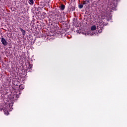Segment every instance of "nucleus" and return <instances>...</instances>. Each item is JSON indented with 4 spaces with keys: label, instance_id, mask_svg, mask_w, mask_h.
Listing matches in <instances>:
<instances>
[{
    "label": "nucleus",
    "instance_id": "14",
    "mask_svg": "<svg viewBox=\"0 0 127 127\" xmlns=\"http://www.w3.org/2000/svg\"><path fill=\"white\" fill-rule=\"evenodd\" d=\"M61 23H62L63 24H65V22L64 21H63L62 22H61Z\"/></svg>",
    "mask_w": 127,
    "mask_h": 127
},
{
    "label": "nucleus",
    "instance_id": "8",
    "mask_svg": "<svg viewBox=\"0 0 127 127\" xmlns=\"http://www.w3.org/2000/svg\"><path fill=\"white\" fill-rule=\"evenodd\" d=\"M70 11H74L75 10V7L72 6L70 8Z\"/></svg>",
    "mask_w": 127,
    "mask_h": 127
},
{
    "label": "nucleus",
    "instance_id": "15",
    "mask_svg": "<svg viewBox=\"0 0 127 127\" xmlns=\"http://www.w3.org/2000/svg\"><path fill=\"white\" fill-rule=\"evenodd\" d=\"M89 35H90V36H92V35H94V34L90 33V34H89Z\"/></svg>",
    "mask_w": 127,
    "mask_h": 127
},
{
    "label": "nucleus",
    "instance_id": "9",
    "mask_svg": "<svg viewBox=\"0 0 127 127\" xmlns=\"http://www.w3.org/2000/svg\"><path fill=\"white\" fill-rule=\"evenodd\" d=\"M14 97L16 98H15V100H16L18 97H19V96L17 94H16V95H14V96H13V98H14Z\"/></svg>",
    "mask_w": 127,
    "mask_h": 127
},
{
    "label": "nucleus",
    "instance_id": "13",
    "mask_svg": "<svg viewBox=\"0 0 127 127\" xmlns=\"http://www.w3.org/2000/svg\"><path fill=\"white\" fill-rule=\"evenodd\" d=\"M45 14H46V13H45V12H43L42 13V15H43V16H44V15H45Z\"/></svg>",
    "mask_w": 127,
    "mask_h": 127
},
{
    "label": "nucleus",
    "instance_id": "2",
    "mask_svg": "<svg viewBox=\"0 0 127 127\" xmlns=\"http://www.w3.org/2000/svg\"><path fill=\"white\" fill-rule=\"evenodd\" d=\"M1 42L2 43V44L4 45V46H6L7 45V42H6V40L4 39L3 38H1Z\"/></svg>",
    "mask_w": 127,
    "mask_h": 127
},
{
    "label": "nucleus",
    "instance_id": "7",
    "mask_svg": "<svg viewBox=\"0 0 127 127\" xmlns=\"http://www.w3.org/2000/svg\"><path fill=\"white\" fill-rule=\"evenodd\" d=\"M89 2H90V1H89V0H86L83 1V4H87V3H89Z\"/></svg>",
    "mask_w": 127,
    "mask_h": 127
},
{
    "label": "nucleus",
    "instance_id": "4",
    "mask_svg": "<svg viewBox=\"0 0 127 127\" xmlns=\"http://www.w3.org/2000/svg\"><path fill=\"white\" fill-rule=\"evenodd\" d=\"M60 9L61 10H64L65 9V5L61 4Z\"/></svg>",
    "mask_w": 127,
    "mask_h": 127
},
{
    "label": "nucleus",
    "instance_id": "6",
    "mask_svg": "<svg viewBox=\"0 0 127 127\" xmlns=\"http://www.w3.org/2000/svg\"><path fill=\"white\" fill-rule=\"evenodd\" d=\"M29 3L31 4V5H32L33 3H34L33 0H29Z\"/></svg>",
    "mask_w": 127,
    "mask_h": 127
},
{
    "label": "nucleus",
    "instance_id": "1",
    "mask_svg": "<svg viewBox=\"0 0 127 127\" xmlns=\"http://www.w3.org/2000/svg\"><path fill=\"white\" fill-rule=\"evenodd\" d=\"M109 7V8H110V9H113L115 10V9H116V8L117 7V5H116V4H115V3H112L110 4Z\"/></svg>",
    "mask_w": 127,
    "mask_h": 127
},
{
    "label": "nucleus",
    "instance_id": "11",
    "mask_svg": "<svg viewBox=\"0 0 127 127\" xmlns=\"http://www.w3.org/2000/svg\"><path fill=\"white\" fill-rule=\"evenodd\" d=\"M19 87H20V89H21V90H23V85H20V86H19Z\"/></svg>",
    "mask_w": 127,
    "mask_h": 127
},
{
    "label": "nucleus",
    "instance_id": "3",
    "mask_svg": "<svg viewBox=\"0 0 127 127\" xmlns=\"http://www.w3.org/2000/svg\"><path fill=\"white\" fill-rule=\"evenodd\" d=\"M19 29H20V31H21L23 35H25V30H23L21 28H19Z\"/></svg>",
    "mask_w": 127,
    "mask_h": 127
},
{
    "label": "nucleus",
    "instance_id": "12",
    "mask_svg": "<svg viewBox=\"0 0 127 127\" xmlns=\"http://www.w3.org/2000/svg\"><path fill=\"white\" fill-rule=\"evenodd\" d=\"M98 32H99V33H101V32H102V28H100V30H98Z\"/></svg>",
    "mask_w": 127,
    "mask_h": 127
},
{
    "label": "nucleus",
    "instance_id": "10",
    "mask_svg": "<svg viewBox=\"0 0 127 127\" xmlns=\"http://www.w3.org/2000/svg\"><path fill=\"white\" fill-rule=\"evenodd\" d=\"M83 4H79V5H78V7H79V8H83Z\"/></svg>",
    "mask_w": 127,
    "mask_h": 127
},
{
    "label": "nucleus",
    "instance_id": "5",
    "mask_svg": "<svg viewBox=\"0 0 127 127\" xmlns=\"http://www.w3.org/2000/svg\"><path fill=\"white\" fill-rule=\"evenodd\" d=\"M96 29H97V28L95 25H93L91 27V30H92V31H94V30H96Z\"/></svg>",
    "mask_w": 127,
    "mask_h": 127
}]
</instances>
